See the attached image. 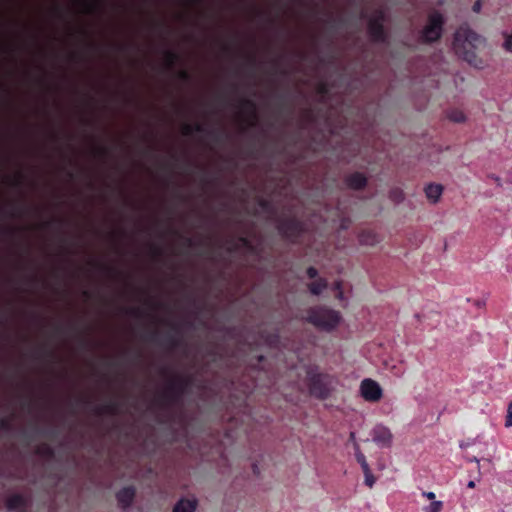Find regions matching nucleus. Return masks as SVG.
I'll return each instance as SVG.
<instances>
[{"mask_svg":"<svg viewBox=\"0 0 512 512\" xmlns=\"http://www.w3.org/2000/svg\"><path fill=\"white\" fill-rule=\"evenodd\" d=\"M484 44V39L469 27H460L454 34L453 49L455 53L471 66L482 69L485 62L477 55V50Z\"/></svg>","mask_w":512,"mask_h":512,"instance_id":"nucleus-1","label":"nucleus"},{"mask_svg":"<svg viewBox=\"0 0 512 512\" xmlns=\"http://www.w3.org/2000/svg\"><path fill=\"white\" fill-rule=\"evenodd\" d=\"M307 320L322 330L330 331L339 324L340 315L335 310L317 307L310 310Z\"/></svg>","mask_w":512,"mask_h":512,"instance_id":"nucleus-2","label":"nucleus"},{"mask_svg":"<svg viewBox=\"0 0 512 512\" xmlns=\"http://www.w3.org/2000/svg\"><path fill=\"white\" fill-rule=\"evenodd\" d=\"M443 25L444 18L442 14L437 11L432 12L422 30L421 40L427 43L437 41L442 35Z\"/></svg>","mask_w":512,"mask_h":512,"instance_id":"nucleus-3","label":"nucleus"},{"mask_svg":"<svg viewBox=\"0 0 512 512\" xmlns=\"http://www.w3.org/2000/svg\"><path fill=\"white\" fill-rule=\"evenodd\" d=\"M360 395L365 401L378 402L383 395V390L378 382L366 378L360 383Z\"/></svg>","mask_w":512,"mask_h":512,"instance_id":"nucleus-4","label":"nucleus"},{"mask_svg":"<svg viewBox=\"0 0 512 512\" xmlns=\"http://www.w3.org/2000/svg\"><path fill=\"white\" fill-rule=\"evenodd\" d=\"M279 232L289 240H294L303 231V225L295 218H285L278 223Z\"/></svg>","mask_w":512,"mask_h":512,"instance_id":"nucleus-5","label":"nucleus"},{"mask_svg":"<svg viewBox=\"0 0 512 512\" xmlns=\"http://www.w3.org/2000/svg\"><path fill=\"white\" fill-rule=\"evenodd\" d=\"M310 393L320 399H325L330 394L328 378L324 375H312L309 384Z\"/></svg>","mask_w":512,"mask_h":512,"instance_id":"nucleus-6","label":"nucleus"},{"mask_svg":"<svg viewBox=\"0 0 512 512\" xmlns=\"http://www.w3.org/2000/svg\"><path fill=\"white\" fill-rule=\"evenodd\" d=\"M383 21L384 14L379 11L368 22V32L374 41H384L385 39Z\"/></svg>","mask_w":512,"mask_h":512,"instance_id":"nucleus-7","label":"nucleus"},{"mask_svg":"<svg viewBox=\"0 0 512 512\" xmlns=\"http://www.w3.org/2000/svg\"><path fill=\"white\" fill-rule=\"evenodd\" d=\"M372 441L380 447H390L393 435L390 429L382 424L376 425L371 431Z\"/></svg>","mask_w":512,"mask_h":512,"instance_id":"nucleus-8","label":"nucleus"},{"mask_svg":"<svg viewBox=\"0 0 512 512\" xmlns=\"http://www.w3.org/2000/svg\"><path fill=\"white\" fill-rule=\"evenodd\" d=\"M184 383L178 379L168 381L163 389L164 397L169 401H176L183 393Z\"/></svg>","mask_w":512,"mask_h":512,"instance_id":"nucleus-9","label":"nucleus"},{"mask_svg":"<svg viewBox=\"0 0 512 512\" xmlns=\"http://www.w3.org/2000/svg\"><path fill=\"white\" fill-rule=\"evenodd\" d=\"M135 488L132 486L124 487L116 494L118 504L121 508L126 509L131 506L135 497Z\"/></svg>","mask_w":512,"mask_h":512,"instance_id":"nucleus-10","label":"nucleus"},{"mask_svg":"<svg viewBox=\"0 0 512 512\" xmlns=\"http://www.w3.org/2000/svg\"><path fill=\"white\" fill-rule=\"evenodd\" d=\"M6 505L9 510H23L26 506V500L22 495L14 494L8 497Z\"/></svg>","mask_w":512,"mask_h":512,"instance_id":"nucleus-11","label":"nucleus"},{"mask_svg":"<svg viewBox=\"0 0 512 512\" xmlns=\"http://www.w3.org/2000/svg\"><path fill=\"white\" fill-rule=\"evenodd\" d=\"M347 185L352 189H361L366 185V178L361 173H353L346 179Z\"/></svg>","mask_w":512,"mask_h":512,"instance_id":"nucleus-12","label":"nucleus"},{"mask_svg":"<svg viewBox=\"0 0 512 512\" xmlns=\"http://www.w3.org/2000/svg\"><path fill=\"white\" fill-rule=\"evenodd\" d=\"M442 192L443 187L439 184H429L425 188V194L427 198L433 203H436L439 200L440 196L442 195Z\"/></svg>","mask_w":512,"mask_h":512,"instance_id":"nucleus-13","label":"nucleus"},{"mask_svg":"<svg viewBox=\"0 0 512 512\" xmlns=\"http://www.w3.org/2000/svg\"><path fill=\"white\" fill-rule=\"evenodd\" d=\"M195 509V500L182 499L175 505L173 512H194Z\"/></svg>","mask_w":512,"mask_h":512,"instance_id":"nucleus-14","label":"nucleus"},{"mask_svg":"<svg viewBox=\"0 0 512 512\" xmlns=\"http://www.w3.org/2000/svg\"><path fill=\"white\" fill-rule=\"evenodd\" d=\"M309 290L314 295H319L327 287V281L325 279H318L317 281L309 284Z\"/></svg>","mask_w":512,"mask_h":512,"instance_id":"nucleus-15","label":"nucleus"},{"mask_svg":"<svg viewBox=\"0 0 512 512\" xmlns=\"http://www.w3.org/2000/svg\"><path fill=\"white\" fill-rule=\"evenodd\" d=\"M360 242L364 245L373 246L378 242L376 234L372 232H363L360 235Z\"/></svg>","mask_w":512,"mask_h":512,"instance_id":"nucleus-16","label":"nucleus"},{"mask_svg":"<svg viewBox=\"0 0 512 512\" xmlns=\"http://www.w3.org/2000/svg\"><path fill=\"white\" fill-rule=\"evenodd\" d=\"M354 447H355V457H356L357 462L360 464L363 471L368 470V468H370V467L366 461V457L360 451L359 445L357 443H355Z\"/></svg>","mask_w":512,"mask_h":512,"instance_id":"nucleus-17","label":"nucleus"},{"mask_svg":"<svg viewBox=\"0 0 512 512\" xmlns=\"http://www.w3.org/2000/svg\"><path fill=\"white\" fill-rule=\"evenodd\" d=\"M448 118L453 122L460 123L465 120V115L462 111L453 110V111L449 112Z\"/></svg>","mask_w":512,"mask_h":512,"instance_id":"nucleus-18","label":"nucleus"},{"mask_svg":"<svg viewBox=\"0 0 512 512\" xmlns=\"http://www.w3.org/2000/svg\"><path fill=\"white\" fill-rule=\"evenodd\" d=\"M442 507V501H433L424 508V512H441Z\"/></svg>","mask_w":512,"mask_h":512,"instance_id":"nucleus-19","label":"nucleus"},{"mask_svg":"<svg viewBox=\"0 0 512 512\" xmlns=\"http://www.w3.org/2000/svg\"><path fill=\"white\" fill-rule=\"evenodd\" d=\"M503 37L505 38V41L503 43V48L507 52H511L512 53V31L510 33L503 32Z\"/></svg>","mask_w":512,"mask_h":512,"instance_id":"nucleus-20","label":"nucleus"},{"mask_svg":"<svg viewBox=\"0 0 512 512\" xmlns=\"http://www.w3.org/2000/svg\"><path fill=\"white\" fill-rule=\"evenodd\" d=\"M364 473V476H365V484L369 487V488H372L373 485L375 484V477L373 476L372 472H371V469L368 468V470H364L363 471Z\"/></svg>","mask_w":512,"mask_h":512,"instance_id":"nucleus-21","label":"nucleus"},{"mask_svg":"<svg viewBox=\"0 0 512 512\" xmlns=\"http://www.w3.org/2000/svg\"><path fill=\"white\" fill-rule=\"evenodd\" d=\"M333 289L335 291H337V295L336 297L339 299V300H343L344 299V294H343V291H342V283L341 281H336L333 285Z\"/></svg>","mask_w":512,"mask_h":512,"instance_id":"nucleus-22","label":"nucleus"},{"mask_svg":"<svg viewBox=\"0 0 512 512\" xmlns=\"http://www.w3.org/2000/svg\"><path fill=\"white\" fill-rule=\"evenodd\" d=\"M465 459L468 462H475L477 464V472H478V479L477 480H479L480 476H481L480 460L477 457H475V456H473V457H466Z\"/></svg>","mask_w":512,"mask_h":512,"instance_id":"nucleus-23","label":"nucleus"},{"mask_svg":"<svg viewBox=\"0 0 512 512\" xmlns=\"http://www.w3.org/2000/svg\"><path fill=\"white\" fill-rule=\"evenodd\" d=\"M506 425L512 426V403L509 405Z\"/></svg>","mask_w":512,"mask_h":512,"instance_id":"nucleus-24","label":"nucleus"},{"mask_svg":"<svg viewBox=\"0 0 512 512\" xmlns=\"http://www.w3.org/2000/svg\"><path fill=\"white\" fill-rule=\"evenodd\" d=\"M307 275L309 278H315L318 275V271L314 267H309L307 269Z\"/></svg>","mask_w":512,"mask_h":512,"instance_id":"nucleus-25","label":"nucleus"},{"mask_svg":"<svg viewBox=\"0 0 512 512\" xmlns=\"http://www.w3.org/2000/svg\"><path fill=\"white\" fill-rule=\"evenodd\" d=\"M481 7H482L481 1H480V0H477V1L473 4L472 10H473L475 13H479V12H480V10H481Z\"/></svg>","mask_w":512,"mask_h":512,"instance_id":"nucleus-26","label":"nucleus"},{"mask_svg":"<svg viewBox=\"0 0 512 512\" xmlns=\"http://www.w3.org/2000/svg\"><path fill=\"white\" fill-rule=\"evenodd\" d=\"M423 496L426 497L429 500H434L435 499V493L431 492V491L423 492Z\"/></svg>","mask_w":512,"mask_h":512,"instance_id":"nucleus-27","label":"nucleus"},{"mask_svg":"<svg viewBox=\"0 0 512 512\" xmlns=\"http://www.w3.org/2000/svg\"><path fill=\"white\" fill-rule=\"evenodd\" d=\"M192 131H193V127L191 125L187 124V125L184 126V133L186 135L191 134Z\"/></svg>","mask_w":512,"mask_h":512,"instance_id":"nucleus-28","label":"nucleus"},{"mask_svg":"<svg viewBox=\"0 0 512 512\" xmlns=\"http://www.w3.org/2000/svg\"><path fill=\"white\" fill-rule=\"evenodd\" d=\"M241 103H242V105H249L251 107L254 106L253 103L250 100H248V99H242Z\"/></svg>","mask_w":512,"mask_h":512,"instance_id":"nucleus-29","label":"nucleus"},{"mask_svg":"<svg viewBox=\"0 0 512 512\" xmlns=\"http://www.w3.org/2000/svg\"><path fill=\"white\" fill-rule=\"evenodd\" d=\"M475 481L474 480H470L467 484V487L470 488V489H473L475 487Z\"/></svg>","mask_w":512,"mask_h":512,"instance_id":"nucleus-30","label":"nucleus"},{"mask_svg":"<svg viewBox=\"0 0 512 512\" xmlns=\"http://www.w3.org/2000/svg\"><path fill=\"white\" fill-rule=\"evenodd\" d=\"M492 178L495 180V182H497V184H498L499 186L501 185V182H500V178H499V177H497V176H493Z\"/></svg>","mask_w":512,"mask_h":512,"instance_id":"nucleus-31","label":"nucleus"},{"mask_svg":"<svg viewBox=\"0 0 512 512\" xmlns=\"http://www.w3.org/2000/svg\"><path fill=\"white\" fill-rule=\"evenodd\" d=\"M350 438H351V439H354V438H355V433H354V432H351V433H350Z\"/></svg>","mask_w":512,"mask_h":512,"instance_id":"nucleus-32","label":"nucleus"}]
</instances>
